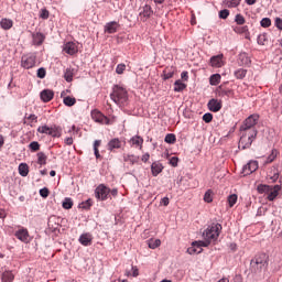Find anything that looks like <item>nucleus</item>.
<instances>
[{
  "mask_svg": "<svg viewBox=\"0 0 282 282\" xmlns=\"http://www.w3.org/2000/svg\"><path fill=\"white\" fill-rule=\"evenodd\" d=\"M276 155H279V151L272 150L270 155L267 158L265 164H272V162L276 160Z\"/></svg>",
  "mask_w": 282,
  "mask_h": 282,
  "instance_id": "36",
  "label": "nucleus"
},
{
  "mask_svg": "<svg viewBox=\"0 0 282 282\" xmlns=\"http://www.w3.org/2000/svg\"><path fill=\"white\" fill-rule=\"evenodd\" d=\"M124 144H126V142L123 140L113 138L108 142L107 150L111 151V153H113L116 150L122 149V147H124Z\"/></svg>",
  "mask_w": 282,
  "mask_h": 282,
  "instance_id": "11",
  "label": "nucleus"
},
{
  "mask_svg": "<svg viewBox=\"0 0 282 282\" xmlns=\"http://www.w3.org/2000/svg\"><path fill=\"white\" fill-rule=\"evenodd\" d=\"M119 29H120V23H118L117 21H111L106 23L104 28V32L106 34H116V32H118Z\"/></svg>",
  "mask_w": 282,
  "mask_h": 282,
  "instance_id": "15",
  "label": "nucleus"
},
{
  "mask_svg": "<svg viewBox=\"0 0 282 282\" xmlns=\"http://www.w3.org/2000/svg\"><path fill=\"white\" fill-rule=\"evenodd\" d=\"M29 149L35 153L36 151L41 150V144L37 141H33L29 144Z\"/></svg>",
  "mask_w": 282,
  "mask_h": 282,
  "instance_id": "40",
  "label": "nucleus"
},
{
  "mask_svg": "<svg viewBox=\"0 0 282 282\" xmlns=\"http://www.w3.org/2000/svg\"><path fill=\"white\" fill-rule=\"evenodd\" d=\"M259 195H265L268 202H274L281 195V185H265L260 184L257 186Z\"/></svg>",
  "mask_w": 282,
  "mask_h": 282,
  "instance_id": "3",
  "label": "nucleus"
},
{
  "mask_svg": "<svg viewBox=\"0 0 282 282\" xmlns=\"http://www.w3.org/2000/svg\"><path fill=\"white\" fill-rule=\"evenodd\" d=\"M109 193H111V189L104 184H100L95 191L97 199H101V202H105L107 199Z\"/></svg>",
  "mask_w": 282,
  "mask_h": 282,
  "instance_id": "9",
  "label": "nucleus"
},
{
  "mask_svg": "<svg viewBox=\"0 0 282 282\" xmlns=\"http://www.w3.org/2000/svg\"><path fill=\"white\" fill-rule=\"evenodd\" d=\"M111 100L116 102V105H124L127 100H129V95L127 94V89L122 88V86H113L112 94H110Z\"/></svg>",
  "mask_w": 282,
  "mask_h": 282,
  "instance_id": "5",
  "label": "nucleus"
},
{
  "mask_svg": "<svg viewBox=\"0 0 282 282\" xmlns=\"http://www.w3.org/2000/svg\"><path fill=\"white\" fill-rule=\"evenodd\" d=\"M37 133H44L45 135H51V138H61L63 135V128L61 126H40L37 128Z\"/></svg>",
  "mask_w": 282,
  "mask_h": 282,
  "instance_id": "6",
  "label": "nucleus"
},
{
  "mask_svg": "<svg viewBox=\"0 0 282 282\" xmlns=\"http://www.w3.org/2000/svg\"><path fill=\"white\" fill-rule=\"evenodd\" d=\"M221 224L218 223H213L210 226H208L203 232L204 240L192 243V248L188 249L189 254H199V252H202V248H208L213 241H217V239H219V235L221 234Z\"/></svg>",
  "mask_w": 282,
  "mask_h": 282,
  "instance_id": "2",
  "label": "nucleus"
},
{
  "mask_svg": "<svg viewBox=\"0 0 282 282\" xmlns=\"http://www.w3.org/2000/svg\"><path fill=\"white\" fill-rule=\"evenodd\" d=\"M235 23H237V25H245L246 24V18L242 14L238 13L235 17Z\"/></svg>",
  "mask_w": 282,
  "mask_h": 282,
  "instance_id": "38",
  "label": "nucleus"
},
{
  "mask_svg": "<svg viewBox=\"0 0 282 282\" xmlns=\"http://www.w3.org/2000/svg\"><path fill=\"white\" fill-rule=\"evenodd\" d=\"M123 162H128L129 164H138V162H140V156L127 154L123 156Z\"/></svg>",
  "mask_w": 282,
  "mask_h": 282,
  "instance_id": "25",
  "label": "nucleus"
},
{
  "mask_svg": "<svg viewBox=\"0 0 282 282\" xmlns=\"http://www.w3.org/2000/svg\"><path fill=\"white\" fill-rule=\"evenodd\" d=\"M40 195L44 199L50 197V189L47 187H43L42 189H40Z\"/></svg>",
  "mask_w": 282,
  "mask_h": 282,
  "instance_id": "48",
  "label": "nucleus"
},
{
  "mask_svg": "<svg viewBox=\"0 0 282 282\" xmlns=\"http://www.w3.org/2000/svg\"><path fill=\"white\" fill-rule=\"evenodd\" d=\"M248 74L247 69L240 68L238 70H236L234 73V76L238 79V80H243V77Z\"/></svg>",
  "mask_w": 282,
  "mask_h": 282,
  "instance_id": "33",
  "label": "nucleus"
},
{
  "mask_svg": "<svg viewBox=\"0 0 282 282\" xmlns=\"http://www.w3.org/2000/svg\"><path fill=\"white\" fill-rule=\"evenodd\" d=\"M64 78L67 83H72L74 80V70H72V68H66Z\"/></svg>",
  "mask_w": 282,
  "mask_h": 282,
  "instance_id": "34",
  "label": "nucleus"
},
{
  "mask_svg": "<svg viewBox=\"0 0 282 282\" xmlns=\"http://www.w3.org/2000/svg\"><path fill=\"white\" fill-rule=\"evenodd\" d=\"M40 19H44V20L50 19V11L47 9H41Z\"/></svg>",
  "mask_w": 282,
  "mask_h": 282,
  "instance_id": "46",
  "label": "nucleus"
},
{
  "mask_svg": "<svg viewBox=\"0 0 282 282\" xmlns=\"http://www.w3.org/2000/svg\"><path fill=\"white\" fill-rule=\"evenodd\" d=\"M188 72L181 73V79L177 80V91H184L188 87Z\"/></svg>",
  "mask_w": 282,
  "mask_h": 282,
  "instance_id": "12",
  "label": "nucleus"
},
{
  "mask_svg": "<svg viewBox=\"0 0 282 282\" xmlns=\"http://www.w3.org/2000/svg\"><path fill=\"white\" fill-rule=\"evenodd\" d=\"M230 17V11L228 9L219 11V19H228Z\"/></svg>",
  "mask_w": 282,
  "mask_h": 282,
  "instance_id": "49",
  "label": "nucleus"
},
{
  "mask_svg": "<svg viewBox=\"0 0 282 282\" xmlns=\"http://www.w3.org/2000/svg\"><path fill=\"white\" fill-rule=\"evenodd\" d=\"M124 69H127V65L119 64V65H117L116 73L117 74H124Z\"/></svg>",
  "mask_w": 282,
  "mask_h": 282,
  "instance_id": "51",
  "label": "nucleus"
},
{
  "mask_svg": "<svg viewBox=\"0 0 282 282\" xmlns=\"http://www.w3.org/2000/svg\"><path fill=\"white\" fill-rule=\"evenodd\" d=\"M63 52L69 54V56H74V54H78V45L74 42H67L64 44Z\"/></svg>",
  "mask_w": 282,
  "mask_h": 282,
  "instance_id": "17",
  "label": "nucleus"
},
{
  "mask_svg": "<svg viewBox=\"0 0 282 282\" xmlns=\"http://www.w3.org/2000/svg\"><path fill=\"white\" fill-rule=\"evenodd\" d=\"M275 28H278V30H282V19L281 18H275Z\"/></svg>",
  "mask_w": 282,
  "mask_h": 282,
  "instance_id": "54",
  "label": "nucleus"
},
{
  "mask_svg": "<svg viewBox=\"0 0 282 282\" xmlns=\"http://www.w3.org/2000/svg\"><path fill=\"white\" fill-rule=\"evenodd\" d=\"M176 140H177V138L175 137L174 133H169L165 135V142L167 144H175Z\"/></svg>",
  "mask_w": 282,
  "mask_h": 282,
  "instance_id": "39",
  "label": "nucleus"
},
{
  "mask_svg": "<svg viewBox=\"0 0 282 282\" xmlns=\"http://www.w3.org/2000/svg\"><path fill=\"white\" fill-rule=\"evenodd\" d=\"M12 25H14V22L8 18H3L1 21H0V28L2 30H12Z\"/></svg>",
  "mask_w": 282,
  "mask_h": 282,
  "instance_id": "24",
  "label": "nucleus"
},
{
  "mask_svg": "<svg viewBox=\"0 0 282 282\" xmlns=\"http://www.w3.org/2000/svg\"><path fill=\"white\" fill-rule=\"evenodd\" d=\"M164 78L167 80L169 78H173V72H170L169 69L164 70Z\"/></svg>",
  "mask_w": 282,
  "mask_h": 282,
  "instance_id": "55",
  "label": "nucleus"
},
{
  "mask_svg": "<svg viewBox=\"0 0 282 282\" xmlns=\"http://www.w3.org/2000/svg\"><path fill=\"white\" fill-rule=\"evenodd\" d=\"M229 208H232L237 204V194L229 195L228 197Z\"/></svg>",
  "mask_w": 282,
  "mask_h": 282,
  "instance_id": "44",
  "label": "nucleus"
},
{
  "mask_svg": "<svg viewBox=\"0 0 282 282\" xmlns=\"http://www.w3.org/2000/svg\"><path fill=\"white\" fill-rule=\"evenodd\" d=\"M247 6H254L257 3V0H245Z\"/></svg>",
  "mask_w": 282,
  "mask_h": 282,
  "instance_id": "64",
  "label": "nucleus"
},
{
  "mask_svg": "<svg viewBox=\"0 0 282 282\" xmlns=\"http://www.w3.org/2000/svg\"><path fill=\"white\" fill-rule=\"evenodd\" d=\"M36 66V55L26 54L21 57V67L23 69H32Z\"/></svg>",
  "mask_w": 282,
  "mask_h": 282,
  "instance_id": "7",
  "label": "nucleus"
},
{
  "mask_svg": "<svg viewBox=\"0 0 282 282\" xmlns=\"http://www.w3.org/2000/svg\"><path fill=\"white\" fill-rule=\"evenodd\" d=\"M130 142L133 147H137L142 151V144H144V139L140 135H134L130 139Z\"/></svg>",
  "mask_w": 282,
  "mask_h": 282,
  "instance_id": "23",
  "label": "nucleus"
},
{
  "mask_svg": "<svg viewBox=\"0 0 282 282\" xmlns=\"http://www.w3.org/2000/svg\"><path fill=\"white\" fill-rule=\"evenodd\" d=\"M270 258L265 253H258L252 260H251V272H254L256 274H259V272H263V270H268V263Z\"/></svg>",
  "mask_w": 282,
  "mask_h": 282,
  "instance_id": "4",
  "label": "nucleus"
},
{
  "mask_svg": "<svg viewBox=\"0 0 282 282\" xmlns=\"http://www.w3.org/2000/svg\"><path fill=\"white\" fill-rule=\"evenodd\" d=\"M91 241H94L91 234H83L79 237V243H82V246H91Z\"/></svg>",
  "mask_w": 282,
  "mask_h": 282,
  "instance_id": "20",
  "label": "nucleus"
},
{
  "mask_svg": "<svg viewBox=\"0 0 282 282\" xmlns=\"http://www.w3.org/2000/svg\"><path fill=\"white\" fill-rule=\"evenodd\" d=\"M65 144H67L68 147H72V144H74V139L72 137L66 138Z\"/></svg>",
  "mask_w": 282,
  "mask_h": 282,
  "instance_id": "56",
  "label": "nucleus"
},
{
  "mask_svg": "<svg viewBox=\"0 0 282 282\" xmlns=\"http://www.w3.org/2000/svg\"><path fill=\"white\" fill-rule=\"evenodd\" d=\"M167 160L171 166H177V155H167Z\"/></svg>",
  "mask_w": 282,
  "mask_h": 282,
  "instance_id": "47",
  "label": "nucleus"
},
{
  "mask_svg": "<svg viewBox=\"0 0 282 282\" xmlns=\"http://www.w3.org/2000/svg\"><path fill=\"white\" fill-rule=\"evenodd\" d=\"M47 72L45 70V68H39L37 69V78H45Z\"/></svg>",
  "mask_w": 282,
  "mask_h": 282,
  "instance_id": "53",
  "label": "nucleus"
},
{
  "mask_svg": "<svg viewBox=\"0 0 282 282\" xmlns=\"http://www.w3.org/2000/svg\"><path fill=\"white\" fill-rule=\"evenodd\" d=\"M14 281V274L12 272L7 271L2 274V282H12Z\"/></svg>",
  "mask_w": 282,
  "mask_h": 282,
  "instance_id": "37",
  "label": "nucleus"
},
{
  "mask_svg": "<svg viewBox=\"0 0 282 282\" xmlns=\"http://www.w3.org/2000/svg\"><path fill=\"white\" fill-rule=\"evenodd\" d=\"M91 207V199L86 200L83 203V208H90Z\"/></svg>",
  "mask_w": 282,
  "mask_h": 282,
  "instance_id": "58",
  "label": "nucleus"
},
{
  "mask_svg": "<svg viewBox=\"0 0 282 282\" xmlns=\"http://www.w3.org/2000/svg\"><path fill=\"white\" fill-rule=\"evenodd\" d=\"M220 96H232V90L220 87Z\"/></svg>",
  "mask_w": 282,
  "mask_h": 282,
  "instance_id": "52",
  "label": "nucleus"
},
{
  "mask_svg": "<svg viewBox=\"0 0 282 282\" xmlns=\"http://www.w3.org/2000/svg\"><path fill=\"white\" fill-rule=\"evenodd\" d=\"M229 248L232 252H237V243H230Z\"/></svg>",
  "mask_w": 282,
  "mask_h": 282,
  "instance_id": "63",
  "label": "nucleus"
},
{
  "mask_svg": "<svg viewBox=\"0 0 282 282\" xmlns=\"http://www.w3.org/2000/svg\"><path fill=\"white\" fill-rule=\"evenodd\" d=\"M234 32H236V34H243L245 39H250V30L248 29V25L236 26L234 28Z\"/></svg>",
  "mask_w": 282,
  "mask_h": 282,
  "instance_id": "21",
  "label": "nucleus"
},
{
  "mask_svg": "<svg viewBox=\"0 0 282 282\" xmlns=\"http://www.w3.org/2000/svg\"><path fill=\"white\" fill-rule=\"evenodd\" d=\"M41 100H43V102H50V100L54 99V91L50 90V89H45L41 93Z\"/></svg>",
  "mask_w": 282,
  "mask_h": 282,
  "instance_id": "19",
  "label": "nucleus"
},
{
  "mask_svg": "<svg viewBox=\"0 0 282 282\" xmlns=\"http://www.w3.org/2000/svg\"><path fill=\"white\" fill-rule=\"evenodd\" d=\"M91 118L95 122H99V124H110L109 118L105 116L102 112L99 110H93L91 111Z\"/></svg>",
  "mask_w": 282,
  "mask_h": 282,
  "instance_id": "10",
  "label": "nucleus"
},
{
  "mask_svg": "<svg viewBox=\"0 0 282 282\" xmlns=\"http://www.w3.org/2000/svg\"><path fill=\"white\" fill-rule=\"evenodd\" d=\"M209 63L212 67H224L226 65V62H224V54L212 56Z\"/></svg>",
  "mask_w": 282,
  "mask_h": 282,
  "instance_id": "14",
  "label": "nucleus"
},
{
  "mask_svg": "<svg viewBox=\"0 0 282 282\" xmlns=\"http://www.w3.org/2000/svg\"><path fill=\"white\" fill-rule=\"evenodd\" d=\"M259 169V162L249 161L242 169L243 175H252Z\"/></svg>",
  "mask_w": 282,
  "mask_h": 282,
  "instance_id": "13",
  "label": "nucleus"
},
{
  "mask_svg": "<svg viewBox=\"0 0 282 282\" xmlns=\"http://www.w3.org/2000/svg\"><path fill=\"white\" fill-rule=\"evenodd\" d=\"M43 41H45V35H43V33L33 34L34 45H43Z\"/></svg>",
  "mask_w": 282,
  "mask_h": 282,
  "instance_id": "27",
  "label": "nucleus"
},
{
  "mask_svg": "<svg viewBox=\"0 0 282 282\" xmlns=\"http://www.w3.org/2000/svg\"><path fill=\"white\" fill-rule=\"evenodd\" d=\"M6 217H8V214L6 213L4 209L0 208V219H6Z\"/></svg>",
  "mask_w": 282,
  "mask_h": 282,
  "instance_id": "59",
  "label": "nucleus"
},
{
  "mask_svg": "<svg viewBox=\"0 0 282 282\" xmlns=\"http://www.w3.org/2000/svg\"><path fill=\"white\" fill-rule=\"evenodd\" d=\"M225 3L229 7V8H237L240 6L241 0H225Z\"/></svg>",
  "mask_w": 282,
  "mask_h": 282,
  "instance_id": "41",
  "label": "nucleus"
},
{
  "mask_svg": "<svg viewBox=\"0 0 282 282\" xmlns=\"http://www.w3.org/2000/svg\"><path fill=\"white\" fill-rule=\"evenodd\" d=\"M139 274L138 267H132V276H138Z\"/></svg>",
  "mask_w": 282,
  "mask_h": 282,
  "instance_id": "61",
  "label": "nucleus"
},
{
  "mask_svg": "<svg viewBox=\"0 0 282 282\" xmlns=\"http://www.w3.org/2000/svg\"><path fill=\"white\" fill-rule=\"evenodd\" d=\"M152 15H153V9L151 8V6L145 4L142 8V11L140 12L141 19H143V21H147V19H151Z\"/></svg>",
  "mask_w": 282,
  "mask_h": 282,
  "instance_id": "18",
  "label": "nucleus"
},
{
  "mask_svg": "<svg viewBox=\"0 0 282 282\" xmlns=\"http://www.w3.org/2000/svg\"><path fill=\"white\" fill-rule=\"evenodd\" d=\"M161 245H162V241L160 239H150L148 241V246L149 248H151V250H155V248H160Z\"/></svg>",
  "mask_w": 282,
  "mask_h": 282,
  "instance_id": "31",
  "label": "nucleus"
},
{
  "mask_svg": "<svg viewBox=\"0 0 282 282\" xmlns=\"http://www.w3.org/2000/svg\"><path fill=\"white\" fill-rule=\"evenodd\" d=\"M25 120L29 124H32V122H37L39 117H36V115H25Z\"/></svg>",
  "mask_w": 282,
  "mask_h": 282,
  "instance_id": "45",
  "label": "nucleus"
},
{
  "mask_svg": "<svg viewBox=\"0 0 282 282\" xmlns=\"http://www.w3.org/2000/svg\"><path fill=\"white\" fill-rule=\"evenodd\" d=\"M62 206L65 210H69L73 208L74 206V200H72V198L69 197H66L63 203H62Z\"/></svg>",
  "mask_w": 282,
  "mask_h": 282,
  "instance_id": "32",
  "label": "nucleus"
},
{
  "mask_svg": "<svg viewBox=\"0 0 282 282\" xmlns=\"http://www.w3.org/2000/svg\"><path fill=\"white\" fill-rule=\"evenodd\" d=\"M101 142H102V141H100V140H96V141L94 142V150H98L99 147H100V144H101Z\"/></svg>",
  "mask_w": 282,
  "mask_h": 282,
  "instance_id": "60",
  "label": "nucleus"
},
{
  "mask_svg": "<svg viewBox=\"0 0 282 282\" xmlns=\"http://www.w3.org/2000/svg\"><path fill=\"white\" fill-rule=\"evenodd\" d=\"M268 43V34L262 33L258 36V45H265Z\"/></svg>",
  "mask_w": 282,
  "mask_h": 282,
  "instance_id": "42",
  "label": "nucleus"
},
{
  "mask_svg": "<svg viewBox=\"0 0 282 282\" xmlns=\"http://www.w3.org/2000/svg\"><path fill=\"white\" fill-rule=\"evenodd\" d=\"M214 197H215V193L213 192V189H207L206 192H205V195H204V202L206 203V204H213V199H214Z\"/></svg>",
  "mask_w": 282,
  "mask_h": 282,
  "instance_id": "28",
  "label": "nucleus"
},
{
  "mask_svg": "<svg viewBox=\"0 0 282 282\" xmlns=\"http://www.w3.org/2000/svg\"><path fill=\"white\" fill-rule=\"evenodd\" d=\"M221 83V75L214 74L209 77V84L213 86H217Z\"/></svg>",
  "mask_w": 282,
  "mask_h": 282,
  "instance_id": "29",
  "label": "nucleus"
},
{
  "mask_svg": "<svg viewBox=\"0 0 282 282\" xmlns=\"http://www.w3.org/2000/svg\"><path fill=\"white\" fill-rule=\"evenodd\" d=\"M14 237L22 241V243H30V231L25 227H19L14 232Z\"/></svg>",
  "mask_w": 282,
  "mask_h": 282,
  "instance_id": "8",
  "label": "nucleus"
},
{
  "mask_svg": "<svg viewBox=\"0 0 282 282\" xmlns=\"http://www.w3.org/2000/svg\"><path fill=\"white\" fill-rule=\"evenodd\" d=\"M109 193H110V195H112V197H118V189L117 188L111 189Z\"/></svg>",
  "mask_w": 282,
  "mask_h": 282,
  "instance_id": "62",
  "label": "nucleus"
},
{
  "mask_svg": "<svg viewBox=\"0 0 282 282\" xmlns=\"http://www.w3.org/2000/svg\"><path fill=\"white\" fill-rule=\"evenodd\" d=\"M163 169H164V166H162V163L153 162L152 165H151V171H152L153 177H158V174L162 173Z\"/></svg>",
  "mask_w": 282,
  "mask_h": 282,
  "instance_id": "22",
  "label": "nucleus"
},
{
  "mask_svg": "<svg viewBox=\"0 0 282 282\" xmlns=\"http://www.w3.org/2000/svg\"><path fill=\"white\" fill-rule=\"evenodd\" d=\"M63 102L66 107H74L76 105V98L67 96L63 99Z\"/></svg>",
  "mask_w": 282,
  "mask_h": 282,
  "instance_id": "35",
  "label": "nucleus"
},
{
  "mask_svg": "<svg viewBox=\"0 0 282 282\" xmlns=\"http://www.w3.org/2000/svg\"><path fill=\"white\" fill-rule=\"evenodd\" d=\"M150 159H151V155H150L149 153L143 154L142 158H141V160H142L144 163L149 162Z\"/></svg>",
  "mask_w": 282,
  "mask_h": 282,
  "instance_id": "57",
  "label": "nucleus"
},
{
  "mask_svg": "<svg viewBox=\"0 0 282 282\" xmlns=\"http://www.w3.org/2000/svg\"><path fill=\"white\" fill-rule=\"evenodd\" d=\"M221 100L219 99H210L207 104V108L209 109V111H213L214 113H217V111H221Z\"/></svg>",
  "mask_w": 282,
  "mask_h": 282,
  "instance_id": "16",
  "label": "nucleus"
},
{
  "mask_svg": "<svg viewBox=\"0 0 282 282\" xmlns=\"http://www.w3.org/2000/svg\"><path fill=\"white\" fill-rule=\"evenodd\" d=\"M260 25L261 28H270V25H272V20H270V18H263L260 21Z\"/></svg>",
  "mask_w": 282,
  "mask_h": 282,
  "instance_id": "43",
  "label": "nucleus"
},
{
  "mask_svg": "<svg viewBox=\"0 0 282 282\" xmlns=\"http://www.w3.org/2000/svg\"><path fill=\"white\" fill-rule=\"evenodd\" d=\"M37 164L41 166H45V164H47V155L44 154V152L37 153Z\"/></svg>",
  "mask_w": 282,
  "mask_h": 282,
  "instance_id": "30",
  "label": "nucleus"
},
{
  "mask_svg": "<svg viewBox=\"0 0 282 282\" xmlns=\"http://www.w3.org/2000/svg\"><path fill=\"white\" fill-rule=\"evenodd\" d=\"M203 120H204V122H206L207 124L210 123V122H213V113H210V112L205 113V115L203 116Z\"/></svg>",
  "mask_w": 282,
  "mask_h": 282,
  "instance_id": "50",
  "label": "nucleus"
},
{
  "mask_svg": "<svg viewBox=\"0 0 282 282\" xmlns=\"http://www.w3.org/2000/svg\"><path fill=\"white\" fill-rule=\"evenodd\" d=\"M257 122H259V116L258 115H251L249 116L240 127V140L238 143V148L241 151H245V149H250L252 147V142L257 140V134L259 131H257Z\"/></svg>",
  "mask_w": 282,
  "mask_h": 282,
  "instance_id": "1",
  "label": "nucleus"
},
{
  "mask_svg": "<svg viewBox=\"0 0 282 282\" xmlns=\"http://www.w3.org/2000/svg\"><path fill=\"white\" fill-rule=\"evenodd\" d=\"M19 173L22 177H28L29 173H30V167L28 166L26 163H21L19 165Z\"/></svg>",
  "mask_w": 282,
  "mask_h": 282,
  "instance_id": "26",
  "label": "nucleus"
}]
</instances>
